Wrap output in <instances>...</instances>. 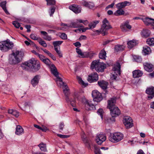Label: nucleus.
Listing matches in <instances>:
<instances>
[{"mask_svg": "<svg viewBox=\"0 0 154 154\" xmlns=\"http://www.w3.org/2000/svg\"><path fill=\"white\" fill-rule=\"evenodd\" d=\"M120 28L123 32H126L127 31V29H131V26L129 25V22H126L123 23L121 25Z\"/></svg>", "mask_w": 154, "mask_h": 154, "instance_id": "16", "label": "nucleus"}, {"mask_svg": "<svg viewBox=\"0 0 154 154\" xmlns=\"http://www.w3.org/2000/svg\"><path fill=\"white\" fill-rule=\"evenodd\" d=\"M27 39L29 41V42L27 41H25L24 42V43L27 46L29 45L30 44L32 45L35 47L36 48V49H38V47L29 38H27Z\"/></svg>", "mask_w": 154, "mask_h": 154, "instance_id": "37", "label": "nucleus"}, {"mask_svg": "<svg viewBox=\"0 0 154 154\" xmlns=\"http://www.w3.org/2000/svg\"><path fill=\"white\" fill-rule=\"evenodd\" d=\"M62 88L63 90V92L65 95L67 94L69 89L68 87L66 85H64L63 86Z\"/></svg>", "mask_w": 154, "mask_h": 154, "instance_id": "42", "label": "nucleus"}, {"mask_svg": "<svg viewBox=\"0 0 154 154\" xmlns=\"http://www.w3.org/2000/svg\"><path fill=\"white\" fill-rule=\"evenodd\" d=\"M64 125L63 123H61L59 125V128L60 130H62L64 127Z\"/></svg>", "mask_w": 154, "mask_h": 154, "instance_id": "60", "label": "nucleus"}, {"mask_svg": "<svg viewBox=\"0 0 154 154\" xmlns=\"http://www.w3.org/2000/svg\"><path fill=\"white\" fill-rule=\"evenodd\" d=\"M40 149L42 151H47L46 144L43 143H41L38 145Z\"/></svg>", "mask_w": 154, "mask_h": 154, "instance_id": "38", "label": "nucleus"}, {"mask_svg": "<svg viewBox=\"0 0 154 154\" xmlns=\"http://www.w3.org/2000/svg\"><path fill=\"white\" fill-rule=\"evenodd\" d=\"M137 154H145L142 149L139 150L137 152Z\"/></svg>", "mask_w": 154, "mask_h": 154, "instance_id": "64", "label": "nucleus"}, {"mask_svg": "<svg viewBox=\"0 0 154 154\" xmlns=\"http://www.w3.org/2000/svg\"><path fill=\"white\" fill-rule=\"evenodd\" d=\"M8 113L16 117H18L19 115V112L16 110L13 109H9L8 110Z\"/></svg>", "mask_w": 154, "mask_h": 154, "instance_id": "28", "label": "nucleus"}, {"mask_svg": "<svg viewBox=\"0 0 154 154\" xmlns=\"http://www.w3.org/2000/svg\"><path fill=\"white\" fill-rule=\"evenodd\" d=\"M41 130L44 132H46L47 131H49V129L47 127L44 125H42V129H41Z\"/></svg>", "mask_w": 154, "mask_h": 154, "instance_id": "54", "label": "nucleus"}, {"mask_svg": "<svg viewBox=\"0 0 154 154\" xmlns=\"http://www.w3.org/2000/svg\"><path fill=\"white\" fill-rule=\"evenodd\" d=\"M42 50L46 54H47L48 56L51 53L49 51L46 50V49H42Z\"/></svg>", "mask_w": 154, "mask_h": 154, "instance_id": "63", "label": "nucleus"}, {"mask_svg": "<svg viewBox=\"0 0 154 154\" xmlns=\"http://www.w3.org/2000/svg\"><path fill=\"white\" fill-rule=\"evenodd\" d=\"M71 27H73L74 28H77L79 27H83V26L82 25H81L80 24H78L77 22H75L73 23L72 24V25L70 26Z\"/></svg>", "mask_w": 154, "mask_h": 154, "instance_id": "46", "label": "nucleus"}, {"mask_svg": "<svg viewBox=\"0 0 154 154\" xmlns=\"http://www.w3.org/2000/svg\"><path fill=\"white\" fill-rule=\"evenodd\" d=\"M147 44L149 46H154V38H148L146 41Z\"/></svg>", "mask_w": 154, "mask_h": 154, "instance_id": "35", "label": "nucleus"}, {"mask_svg": "<svg viewBox=\"0 0 154 154\" xmlns=\"http://www.w3.org/2000/svg\"><path fill=\"white\" fill-rule=\"evenodd\" d=\"M39 79L38 75L35 76L31 81V84L33 86H35L38 83Z\"/></svg>", "mask_w": 154, "mask_h": 154, "instance_id": "25", "label": "nucleus"}, {"mask_svg": "<svg viewBox=\"0 0 154 154\" xmlns=\"http://www.w3.org/2000/svg\"><path fill=\"white\" fill-rule=\"evenodd\" d=\"M76 52L77 53L79 57L81 58H85L90 57L91 55L92 56L95 54L93 51H86L83 52L79 48L76 49Z\"/></svg>", "mask_w": 154, "mask_h": 154, "instance_id": "9", "label": "nucleus"}, {"mask_svg": "<svg viewBox=\"0 0 154 154\" xmlns=\"http://www.w3.org/2000/svg\"><path fill=\"white\" fill-rule=\"evenodd\" d=\"M97 84L103 90H106V81L103 80H100L98 81Z\"/></svg>", "mask_w": 154, "mask_h": 154, "instance_id": "21", "label": "nucleus"}, {"mask_svg": "<svg viewBox=\"0 0 154 154\" xmlns=\"http://www.w3.org/2000/svg\"><path fill=\"white\" fill-rule=\"evenodd\" d=\"M90 29L89 27H85L80 29L81 31H82V32H85L86 30Z\"/></svg>", "mask_w": 154, "mask_h": 154, "instance_id": "62", "label": "nucleus"}, {"mask_svg": "<svg viewBox=\"0 0 154 154\" xmlns=\"http://www.w3.org/2000/svg\"><path fill=\"white\" fill-rule=\"evenodd\" d=\"M142 20L145 24L147 25L154 24V19L152 18L146 17L145 19H142Z\"/></svg>", "mask_w": 154, "mask_h": 154, "instance_id": "23", "label": "nucleus"}, {"mask_svg": "<svg viewBox=\"0 0 154 154\" xmlns=\"http://www.w3.org/2000/svg\"><path fill=\"white\" fill-rule=\"evenodd\" d=\"M76 78L79 83L82 86L86 87L88 85V84L85 83L80 77L77 76Z\"/></svg>", "mask_w": 154, "mask_h": 154, "instance_id": "33", "label": "nucleus"}, {"mask_svg": "<svg viewBox=\"0 0 154 154\" xmlns=\"http://www.w3.org/2000/svg\"><path fill=\"white\" fill-rule=\"evenodd\" d=\"M73 44L76 47H80L81 45V43L78 42H76Z\"/></svg>", "mask_w": 154, "mask_h": 154, "instance_id": "61", "label": "nucleus"}, {"mask_svg": "<svg viewBox=\"0 0 154 154\" xmlns=\"http://www.w3.org/2000/svg\"><path fill=\"white\" fill-rule=\"evenodd\" d=\"M54 49L59 57H63V54L60 51V47H59L58 48H55Z\"/></svg>", "mask_w": 154, "mask_h": 154, "instance_id": "45", "label": "nucleus"}, {"mask_svg": "<svg viewBox=\"0 0 154 154\" xmlns=\"http://www.w3.org/2000/svg\"><path fill=\"white\" fill-rule=\"evenodd\" d=\"M112 28V26L109 24L108 21L106 20V30Z\"/></svg>", "mask_w": 154, "mask_h": 154, "instance_id": "53", "label": "nucleus"}, {"mask_svg": "<svg viewBox=\"0 0 154 154\" xmlns=\"http://www.w3.org/2000/svg\"><path fill=\"white\" fill-rule=\"evenodd\" d=\"M60 37L62 39L64 40L66 39L67 38V35L64 33H62L60 35Z\"/></svg>", "mask_w": 154, "mask_h": 154, "instance_id": "51", "label": "nucleus"}, {"mask_svg": "<svg viewBox=\"0 0 154 154\" xmlns=\"http://www.w3.org/2000/svg\"><path fill=\"white\" fill-rule=\"evenodd\" d=\"M103 24L102 26L100 29V32L103 35H105V32L106 31V20L104 19L103 21Z\"/></svg>", "mask_w": 154, "mask_h": 154, "instance_id": "26", "label": "nucleus"}, {"mask_svg": "<svg viewBox=\"0 0 154 154\" xmlns=\"http://www.w3.org/2000/svg\"><path fill=\"white\" fill-rule=\"evenodd\" d=\"M143 66L145 70L147 72H151L154 69L153 66L149 63H143Z\"/></svg>", "mask_w": 154, "mask_h": 154, "instance_id": "18", "label": "nucleus"}, {"mask_svg": "<svg viewBox=\"0 0 154 154\" xmlns=\"http://www.w3.org/2000/svg\"><path fill=\"white\" fill-rule=\"evenodd\" d=\"M150 32L147 29H143L141 32V35L143 37L146 38L150 36Z\"/></svg>", "mask_w": 154, "mask_h": 154, "instance_id": "24", "label": "nucleus"}, {"mask_svg": "<svg viewBox=\"0 0 154 154\" xmlns=\"http://www.w3.org/2000/svg\"><path fill=\"white\" fill-rule=\"evenodd\" d=\"M22 69L26 70L36 71L40 68L39 61L34 58H32L21 65Z\"/></svg>", "mask_w": 154, "mask_h": 154, "instance_id": "1", "label": "nucleus"}, {"mask_svg": "<svg viewBox=\"0 0 154 154\" xmlns=\"http://www.w3.org/2000/svg\"><path fill=\"white\" fill-rule=\"evenodd\" d=\"M97 140H100L99 139H100V140H102L104 141L106 140V137L105 135V134H100L97 137Z\"/></svg>", "mask_w": 154, "mask_h": 154, "instance_id": "41", "label": "nucleus"}, {"mask_svg": "<svg viewBox=\"0 0 154 154\" xmlns=\"http://www.w3.org/2000/svg\"><path fill=\"white\" fill-rule=\"evenodd\" d=\"M38 42L39 44L44 47H46L47 45L46 42L43 40L41 38H38Z\"/></svg>", "mask_w": 154, "mask_h": 154, "instance_id": "39", "label": "nucleus"}, {"mask_svg": "<svg viewBox=\"0 0 154 154\" xmlns=\"http://www.w3.org/2000/svg\"><path fill=\"white\" fill-rule=\"evenodd\" d=\"M124 49V47L122 45H117L115 46L114 48L115 51L116 52L123 51Z\"/></svg>", "mask_w": 154, "mask_h": 154, "instance_id": "29", "label": "nucleus"}, {"mask_svg": "<svg viewBox=\"0 0 154 154\" xmlns=\"http://www.w3.org/2000/svg\"><path fill=\"white\" fill-rule=\"evenodd\" d=\"M57 135L58 137L63 138H66L69 137V136L68 135H63L59 134H57Z\"/></svg>", "mask_w": 154, "mask_h": 154, "instance_id": "57", "label": "nucleus"}, {"mask_svg": "<svg viewBox=\"0 0 154 154\" xmlns=\"http://www.w3.org/2000/svg\"><path fill=\"white\" fill-rule=\"evenodd\" d=\"M133 77L134 78H139L143 74L142 71L139 70H136L132 72Z\"/></svg>", "mask_w": 154, "mask_h": 154, "instance_id": "20", "label": "nucleus"}, {"mask_svg": "<svg viewBox=\"0 0 154 154\" xmlns=\"http://www.w3.org/2000/svg\"><path fill=\"white\" fill-rule=\"evenodd\" d=\"M98 75L95 72L92 73L88 75L87 80L90 83L97 82L98 79Z\"/></svg>", "mask_w": 154, "mask_h": 154, "instance_id": "12", "label": "nucleus"}, {"mask_svg": "<svg viewBox=\"0 0 154 154\" xmlns=\"http://www.w3.org/2000/svg\"><path fill=\"white\" fill-rule=\"evenodd\" d=\"M123 122L127 128H130L133 126V120L129 116H125L123 119Z\"/></svg>", "mask_w": 154, "mask_h": 154, "instance_id": "11", "label": "nucleus"}, {"mask_svg": "<svg viewBox=\"0 0 154 154\" xmlns=\"http://www.w3.org/2000/svg\"><path fill=\"white\" fill-rule=\"evenodd\" d=\"M121 66L120 63L118 61H117L116 63L113 64L112 70L114 73H117L120 75L121 74Z\"/></svg>", "mask_w": 154, "mask_h": 154, "instance_id": "14", "label": "nucleus"}, {"mask_svg": "<svg viewBox=\"0 0 154 154\" xmlns=\"http://www.w3.org/2000/svg\"><path fill=\"white\" fill-rule=\"evenodd\" d=\"M30 36L31 39L35 40H37L38 41V38H39L37 37L36 35L34 34H31L30 35Z\"/></svg>", "mask_w": 154, "mask_h": 154, "instance_id": "49", "label": "nucleus"}, {"mask_svg": "<svg viewBox=\"0 0 154 154\" xmlns=\"http://www.w3.org/2000/svg\"><path fill=\"white\" fill-rule=\"evenodd\" d=\"M13 24L16 28H18L20 26V24L17 21H14L13 22Z\"/></svg>", "mask_w": 154, "mask_h": 154, "instance_id": "50", "label": "nucleus"}, {"mask_svg": "<svg viewBox=\"0 0 154 154\" xmlns=\"http://www.w3.org/2000/svg\"><path fill=\"white\" fill-rule=\"evenodd\" d=\"M7 2L6 1H4L0 3V6L4 10L5 13L7 15H9L10 13L7 10L6 5Z\"/></svg>", "mask_w": 154, "mask_h": 154, "instance_id": "27", "label": "nucleus"}, {"mask_svg": "<svg viewBox=\"0 0 154 154\" xmlns=\"http://www.w3.org/2000/svg\"><path fill=\"white\" fill-rule=\"evenodd\" d=\"M38 56L39 57L40 59L42 61L45 58V57L42 54H38Z\"/></svg>", "mask_w": 154, "mask_h": 154, "instance_id": "58", "label": "nucleus"}, {"mask_svg": "<svg viewBox=\"0 0 154 154\" xmlns=\"http://www.w3.org/2000/svg\"><path fill=\"white\" fill-rule=\"evenodd\" d=\"M42 62L50 67L51 72L55 76L58 75V72L54 64L52 63L48 58H45Z\"/></svg>", "mask_w": 154, "mask_h": 154, "instance_id": "8", "label": "nucleus"}, {"mask_svg": "<svg viewBox=\"0 0 154 154\" xmlns=\"http://www.w3.org/2000/svg\"><path fill=\"white\" fill-rule=\"evenodd\" d=\"M99 58L102 60H106V51L105 48L102 50L99 55Z\"/></svg>", "mask_w": 154, "mask_h": 154, "instance_id": "22", "label": "nucleus"}, {"mask_svg": "<svg viewBox=\"0 0 154 154\" xmlns=\"http://www.w3.org/2000/svg\"><path fill=\"white\" fill-rule=\"evenodd\" d=\"M136 44V42L134 40L130 41L128 42L127 43L128 47L130 49H131L134 46H135Z\"/></svg>", "mask_w": 154, "mask_h": 154, "instance_id": "31", "label": "nucleus"}, {"mask_svg": "<svg viewBox=\"0 0 154 154\" xmlns=\"http://www.w3.org/2000/svg\"><path fill=\"white\" fill-rule=\"evenodd\" d=\"M116 74H112V75L111 76L110 79L112 80L113 81H116V79L117 77V75H119V74L115 73Z\"/></svg>", "mask_w": 154, "mask_h": 154, "instance_id": "48", "label": "nucleus"}, {"mask_svg": "<svg viewBox=\"0 0 154 154\" xmlns=\"http://www.w3.org/2000/svg\"><path fill=\"white\" fill-rule=\"evenodd\" d=\"M99 139L100 140H97V138L96 139V142L98 144L101 145L102 143L103 142V141L102 140H100V139Z\"/></svg>", "mask_w": 154, "mask_h": 154, "instance_id": "59", "label": "nucleus"}, {"mask_svg": "<svg viewBox=\"0 0 154 154\" xmlns=\"http://www.w3.org/2000/svg\"><path fill=\"white\" fill-rule=\"evenodd\" d=\"M92 96L94 102H100L103 99L101 94L97 90H94L92 91Z\"/></svg>", "mask_w": 154, "mask_h": 154, "instance_id": "10", "label": "nucleus"}, {"mask_svg": "<svg viewBox=\"0 0 154 154\" xmlns=\"http://www.w3.org/2000/svg\"><path fill=\"white\" fill-rule=\"evenodd\" d=\"M63 42V41H54L53 42V44L54 45V49L55 48H58L57 47V46H59Z\"/></svg>", "mask_w": 154, "mask_h": 154, "instance_id": "40", "label": "nucleus"}, {"mask_svg": "<svg viewBox=\"0 0 154 154\" xmlns=\"http://www.w3.org/2000/svg\"><path fill=\"white\" fill-rule=\"evenodd\" d=\"M146 92L150 95L147 97L148 100L152 99L154 97V87L152 86L148 88L146 90Z\"/></svg>", "mask_w": 154, "mask_h": 154, "instance_id": "13", "label": "nucleus"}, {"mask_svg": "<svg viewBox=\"0 0 154 154\" xmlns=\"http://www.w3.org/2000/svg\"><path fill=\"white\" fill-rule=\"evenodd\" d=\"M23 56V54L21 52L17 50H13L9 55V62L11 64L17 63L21 60Z\"/></svg>", "mask_w": 154, "mask_h": 154, "instance_id": "3", "label": "nucleus"}, {"mask_svg": "<svg viewBox=\"0 0 154 154\" xmlns=\"http://www.w3.org/2000/svg\"><path fill=\"white\" fill-rule=\"evenodd\" d=\"M123 134L121 133L116 132L111 133L108 137L109 140L113 143H117L122 140Z\"/></svg>", "mask_w": 154, "mask_h": 154, "instance_id": "6", "label": "nucleus"}, {"mask_svg": "<svg viewBox=\"0 0 154 154\" xmlns=\"http://www.w3.org/2000/svg\"><path fill=\"white\" fill-rule=\"evenodd\" d=\"M56 76L57 77L56 81L57 85L60 86L62 85L63 86L64 85V83L63 82L62 79L59 77L58 74L57 76Z\"/></svg>", "mask_w": 154, "mask_h": 154, "instance_id": "36", "label": "nucleus"}, {"mask_svg": "<svg viewBox=\"0 0 154 154\" xmlns=\"http://www.w3.org/2000/svg\"><path fill=\"white\" fill-rule=\"evenodd\" d=\"M131 4V3L127 1L119 3L116 5V8L118 10L114 13V14L116 16L122 15L124 14L125 11L122 9L127 6H129Z\"/></svg>", "mask_w": 154, "mask_h": 154, "instance_id": "5", "label": "nucleus"}, {"mask_svg": "<svg viewBox=\"0 0 154 154\" xmlns=\"http://www.w3.org/2000/svg\"><path fill=\"white\" fill-rule=\"evenodd\" d=\"M14 45L12 42L9 39H7L0 42V49L3 51H6L12 48Z\"/></svg>", "mask_w": 154, "mask_h": 154, "instance_id": "7", "label": "nucleus"}, {"mask_svg": "<svg viewBox=\"0 0 154 154\" xmlns=\"http://www.w3.org/2000/svg\"><path fill=\"white\" fill-rule=\"evenodd\" d=\"M15 134L18 135H21L24 133V130L20 125H17L16 128Z\"/></svg>", "mask_w": 154, "mask_h": 154, "instance_id": "19", "label": "nucleus"}, {"mask_svg": "<svg viewBox=\"0 0 154 154\" xmlns=\"http://www.w3.org/2000/svg\"><path fill=\"white\" fill-rule=\"evenodd\" d=\"M55 7L51 8L50 11L49 13L50 15L51 16H52L55 12Z\"/></svg>", "mask_w": 154, "mask_h": 154, "instance_id": "52", "label": "nucleus"}, {"mask_svg": "<svg viewBox=\"0 0 154 154\" xmlns=\"http://www.w3.org/2000/svg\"><path fill=\"white\" fill-rule=\"evenodd\" d=\"M69 8L75 14L81 12V8L76 4H72L69 6Z\"/></svg>", "mask_w": 154, "mask_h": 154, "instance_id": "15", "label": "nucleus"}, {"mask_svg": "<svg viewBox=\"0 0 154 154\" xmlns=\"http://www.w3.org/2000/svg\"><path fill=\"white\" fill-rule=\"evenodd\" d=\"M100 21L99 20H95L91 22L88 24V27L90 29H91L94 28L96 26V25L99 23Z\"/></svg>", "mask_w": 154, "mask_h": 154, "instance_id": "32", "label": "nucleus"}, {"mask_svg": "<svg viewBox=\"0 0 154 154\" xmlns=\"http://www.w3.org/2000/svg\"><path fill=\"white\" fill-rule=\"evenodd\" d=\"M97 112L98 115L100 116L102 119L103 120V115L104 113V112L103 111V109L101 108L97 110Z\"/></svg>", "mask_w": 154, "mask_h": 154, "instance_id": "44", "label": "nucleus"}, {"mask_svg": "<svg viewBox=\"0 0 154 154\" xmlns=\"http://www.w3.org/2000/svg\"><path fill=\"white\" fill-rule=\"evenodd\" d=\"M116 102V99L114 98H112L110 100L108 101L107 107L110 109L112 117L109 119H107L108 121L115 122V117L119 116L120 114V110L115 105Z\"/></svg>", "mask_w": 154, "mask_h": 154, "instance_id": "2", "label": "nucleus"}, {"mask_svg": "<svg viewBox=\"0 0 154 154\" xmlns=\"http://www.w3.org/2000/svg\"><path fill=\"white\" fill-rule=\"evenodd\" d=\"M134 60L138 62H140L142 61V59L140 57L137 55H134L133 56Z\"/></svg>", "mask_w": 154, "mask_h": 154, "instance_id": "43", "label": "nucleus"}, {"mask_svg": "<svg viewBox=\"0 0 154 154\" xmlns=\"http://www.w3.org/2000/svg\"><path fill=\"white\" fill-rule=\"evenodd\" d=\"M143 52L145 55L149 54L151 52V50L150 48L147 46H146L143 47Z\"/></svg>", "mask_w": 154, "mask_h": 154, "instance_id": "34", "label": "nucleus"}, {"mask_svg": "<svg viewBox=\"0 0 154 154\" xmlns=\"http://www.w3.org/2000/svg\"><path fill=\"white\" fill-rule=\"evenodd\" d=\"M85 107L86 110H90L95 108L94 105L92 103V102L86 100L85 103Z\"/></svg>", "mask_w": 154, "mask_h": 154, "instance_id": "17", "label": "nucleus"}, {"mask_svg": "<svg viewBox=\"0 0 154 154\" xmlns=\"http://www.w3.org/2000/svg\"><path fill=\"white\" fill-rule=\"evenodd\" d=\"M106 64L103 62H100V60H93L91 64L90 68L92 70L94 69L98 72L104 71Z\"/></svg>", "mask_w": 154, "mask_h": 154, "instance_id": "4", "label": "nucleus"}, {"mask_svg": "<svg viewBox=\"0 0 154 154\" xmlns=\"http://www.w3.org/2000/svg\"><path fill=\"white\" fill-rule=\"evenodd\" d=\"M46 1L47 2V5H54L56 3L55 0H46Z\"/></svg>", "mask_w": 154, "mask_h": 154, "instance_id": "47", "label": "nucleus"}, {"mask_svg": "<svg viewBox=\"0 0 154 154\" xmlns=\"http://www.w3.org/2000/svg\"><path fill=\"white\" fill-rule=\"evenodd\" d=\"M45 40L50 41L52 40V38L50 35H48L44 38Z\"/></svg>", "mask_w": 154, "mask_h": 154, "instance_id": "56", "label": "nucleus"}, {"mask_svg": "<svg viewBox=\"0 0 154 154\" xmlns=\"http://www.w3.org/2000/svg\"><path fill=\"white\" fill-rule=\"evenodd\" d=\"M60 25L62 26V27L64 28V30L65 29H67L68 27H70V26H68L65 23H61Z\"/></svg>", "mask_w": 154, "mask_h": 154, "instance_id": "55", "label": "nucleus"}, {"mask_svg": "<svg viewBox=\"0 0 154 154\" xmlns=\"http://www.w3.org/2000/svg\"><path fill=\"white\" fill-rule=\"evenodd\" d=\"M83 6L88 7L90 9H93L94 8V6L93 3L91 2H84L83 3Z\"/></svg>", "mask_w": 154, "mask_h": 154, "instance_id": "30", "label": "nucleus"}]
</instances>
